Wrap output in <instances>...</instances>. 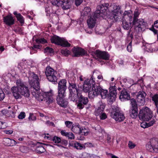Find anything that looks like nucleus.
<instances>
[{
	"instance_id": "1",
	"label": "nucleus",
	"mask_w": 158,
	"mask_h": 158,
	"mask_svg": "<svg viewBox=\"0 0 158 158\" xmlns=\"http://www.w3.org/2000/svg\"><path fill=\"white\" fill-rule=\"evenodd\" d=\"M28 78L29 84L31 86L32 94L38 101H44L49 105L52 103L53 100L52 97L53 94L52 90L48 92L40 91L39 78L37 75L34 72H29Z\"/></svg>"
},
{
	"instance_id": "2",
	"label": "nucleus",
	"mask_w": 158,
	"mask_h": 158,
	"mask_svg": "<svg viewBox=\"0 0 158 158\" xmlns=\"http://www.w3.org/2000/svg\"><path fill=\"white\" fill-rule=\"evenodd\" d=\"M69 86L68 89L69 92V98L71 100H75L77 99V94L78 93L81 92L79 91L78 88L77 86V84L73 81H69Z\"/></svg>"
},
{
	"instance_id": "3",
	"label": "nucleus",
	"mask_w": 158,
	"mask_h": 158,
	"mask_svg": "<svg viewBox=\"0 0 158 158\" xmlns=\"http://www.w3.org/2000/svg\"><path fill=\"white\" fill-rule=\"evenodd\" d=\"M152 111L150 109L145 106L140 110L138 116L140 120L146 121L152 117Z\"/></svg>"
},
{
	"instance_id": "4",
	"label": "nucleus",
	"mask_w": 158,
	"mask_h": 158,
	"mask_svg": "<svg viewBox=\"0 0 158 158\" xmlns=\"http://www.w3.org/2000/svg\"><path fill=\"white\" fill-rule=\"evenodd\" d=\"M77 96V97L76 100L71 101L73 102H77L78 99L77 108L79 109H82L84 107L85 105L87 104L89 101L87 97L84 96L81 92L78 93Z\"/></svg>"
},
{
	"instance_id": "5",
	"label": "nucleus",
	"mask_w": 158,
	"mask_h": 158,
	"mask_svg": "<svg viewBox=\"0 0 158 158\" xmlns=\"http://www.w3.org/2000/svg\"><path fill=\"white\" fill-rule=\"evenodd\" d=\"M52 4L54 6L61 7L64 10L69 9L71 7L70 0H53Z\"/></svg>"
},
{
	"instance_id": "6",
	"label": "nucleus",
	"mask_w": 158,
	"mask_h": 158,
	"mask_svg": "<svg viewBox=\"0 0 158 158\" xmlns=\"http://www.w3.org/2000/svg\"><path fill=\"white\" fill-rule=\"evenodd\" d=\"M146 148L150 152L158 153V140L155 138H152L146 144Z\"/></svg>"
},
{
	"instance_id": "7",
	"label": "nucleus",
	"mask_w": 158,
	"mask_h": 158,
	"mask_svg": "<svg viewBox=\"0 0 158 158\" xmlns=\"http://www.w3.org/2000/svg\"><path fill=\"white\" fill-rule=\"evenodd\" d=\"M51 41L53 43L63 47H69L70 46V44L64 38H60L56 35L51 38Z\"/></svg>"
},
{
	"instance_id": "8",
	"label": "nucleus",
	"mask_w": 158,
	"mask_h": 158,
	"mask_svg": "<svg viewBox=\"0 0 158 158\" xmlns=\"http://www.w3.org/2000/svg\"><path fill=\"white\" fill-rule=\"evenodd\" d=\"M16 84L20 88L21 96H23L27 98L30 95L28 88L25 85L23 82L21 80L18 79L16 81Z\"/></svg>"
},
{
	"instance_id": "9",
	"label": "nucleus",
	"mask_w": 158,
	"mask_h": 158,
	"mask_svg": "<svg viewBox=\"0 0 158 158\" xmlns=\"http://www.w3.org/2000/svg\"><path fill=\"white\" fill-rule=\"evenodd\" d=\"M57 72L50 67L46 68L45 74L48 80L52 82H55L57 80Z\"/></svg>"
},
{
	"instance_id": "10",
	"label": "nucleus",
	"mask_w": 158,
	"mask_h": 158,
	"mask_svg": "<svg viewBox=\"0 0 158 158\" xmlns=\"http://www.w3.org/2000/svg\"><path fill=\"white\" fill-rule=\"evenodd\" d=\"M109 6L108 3H104L102 5H98L97 7V10L94 13L95 16L97 18L103 17V13L107 10Z\"/></svg>"
},
{
	"instance_id": "11",
	"label": "nucleus",
	"mask_w": 158,
	"mask_h": 158,
	"mask_svg": "<svg viewBox=\"0 0 158 158\" xmlns=\"http://www.w3.org/2000/svg\"><path fill=\"white\" fill-rule=\"evenodd\" d=\"M95 82L94 78L93 76H92L90 80L87 79L84 82L83 85V91L85 92H88L91 90L92 87L93 85Z\"/></svg>"
},
{
	"instance_id": "12",
	"label": "nucleus",
	"mask_w": 158,
	"mask_h": 158,
	"mask_svg": "<svg viewBox=\"0 0 158 158\" xmlns=\"http://www.w3.org/2000/svg\"><path fill=\"white\" fill-rule=\"evenodd\" d=\"M101 90H102V88L99 85H96L94 83L92 87L91 90L89 91L88 94L89 98H93L95 96L99 95Z\"/></svg>"
},
{
	"instance_id": "13",
	"label": "nucleus",
	"mask_w": 158,
	"mask_h": 158,
	"mask_svg": "<svg viewBox=\"0 0 158 158\" xmlns=\"http://www.w3.org/2000/svg\"><path fill=\"white\" fill-rule=\"evenodd\" d=\"M110 116L116 121L118 122L123 120L125 117L123 114L121 113L118 110H114L110 114Z\"/></svg>"
},
{
	"instance_id": "14",
	"label": "nucleus",
	"mask_w": 158,
	"mask_h": 158,
	"mask_svg": "<svg viewBox=\"0 0 158 158\" xmlns=\"http://www.w3.org/2000/svg\"><path fill=\"white\" fill-rule=\"evenodd\" d=\"M146 94L143 91H139L136 95L137 101L139 105H143L145 103V97Z\"/></svg>"
},
{
	"instance_id": "15",
	"label": "nucleus",
	"mask_w": 158,
	"mask_h": 158,
	"mask_svg": "<svg viewBox=\"0 0 158 158\" xmlns=\"http://www.w3.org/2000/svg\"><path fill=\"white\" fill-rule=\"evenodd\" d=\"M132 24L139 29V31H142L143 29L146 27V23L143 19H140L132 22Z\"/></svg>"
},
{
	"instance_id": "16",
	"label": "nucleus",
	"mask_w": 158,
	"mask_h": 158,
	"mask_svg": "<svg viewBox=\"0 0 158 158\" xmlns=\"http://www.w3.org/2000/svg\"><path fill=\"white\" fill-rule=\"evenodd\" d=\"M120 8L119 6L114 5L113 10H112V15L110 16V19L113 21H116L118 19V15L120 12Z\"/></svg>"
},
{
	"instance_id": "17",
	"label": "nucleus",
	"mask_w": 158,
	"mask_h": 158,
	"mask_svg": "<svg viewBox=\"0 0 158 158\" xmlns=\"http://www.w3.org/2000/svg\"><path fill=\"white\" fill-rule=\"evenodd\" d=\"M95 55L97 57V59H102L106 60L109 59L110 56L108 53L106 52H102L97 50L95 52Z\"/></svg>"
},
{
	"instance_id": "18",
	"label": "nucleus",
	"mask_w": 158,
	"mask_h": 158,
	"mask_svg": "<svg viewBox=\"0 0 158 158\" xmlns=\"http://www.w3.org/2000/svg\"><path fill=\"white\" fill-rule=\"evenodd\" d=\"M73 54V56L78 57L80 56H82L85 54V52L81 48L74 47L72 49Z\"/></svg>"
},
{
	"instance_id": "19",
	"label": "nucleus",
	"mask_w": 158,
	"mask_h": 158,
	"mask_svg": "<svg viewBox=\"0 0 158 158\" xmlns=\"http://www.w3.org/2000/svg\"><path fill=\"white\" fill-rule=\"evenodd\" d=\"M98 108L94 111V114L96 116L100 115L103 112L105 108V105L101 102H99L97 103Z\"/></svg>"
},
{
	"instance_id": "20",
	"label": "nucleus",
	"mask_w": 158,
	"mask_h": 158,
	"mask_svg": "<svg viewBox=\"0 0 158 158\" xmlns=\"http://www.w3.org/2000/svg\"><path fill=\"white\" fill-rule=\"evenodd\" d=\"M19 86L12 87L11 88V91L15 98L17 99L22 98Z\"/></svg>"
},
{
	"instance_id": "21",
	"label": "nucleus",
	"mask_w": 158,
	"mask_h": 158,
	"mask_svg": "<svg viewBox=\"0 0 158 158\" xmlns=\"http://www.w3.org/2000/svg\"><path fill=\"white\" fill-rule=\"evenodd\" d=\"M110 99L111 101L115 100L117 94L116 87L115 86L110 88Z\"/></svg>"
},
{
	"instance_id": "22",
	"label": "nucleus",
	"mask_w": 158,
	"mask_h": 158,
	"mask_svg": "<svg viewBox=\"0 0 158 158\" xmlns=\"http://www.w3.org/2000/svg\"><path fill=\"white\" fill-rule=\"evenodd\" d=\"M96 17L94 15L89 17L87 21L88 27L90 28L94 27L96 22Z\"/></svg>"
},
{
	"instance_id": "23",
	"label": "nucleus",
	"mask_w": 158,
	"mask_h": 158,
	"mask_svg": "<svg viewBox=\"0 0 158 158\" xmlns=\"http://www.w3.org/2000/svg\"><path fill=\"white\" fill-rule=\"evenodd\" d=\"M119 98L122 101L127 100L130 99V96L127 90L125 89H123L120 93Z\"/></svg>"
},
{
	"instance_id": "24",
	"label": "nucleus",
	"mask_w": 158,
	"mask_h": 158,
	"mask_svg": "<svg viewBox=\"0 0 158 158\" xmlns=\"http://www.w3.org/2000/svg\"><path fill=\"white\" fill-rule=\"evenodd\" d=\"M3 22L7 25L10 26L14 24L15 20L12 16L7 15L4 18Z\"/></svg>"
},
{
	"instance_id": "25",
	"label": "nucleus",
	"mask_w": 158,
	"mask_h": 158,
	"mask_svg": "<svg viewBox=\"0 0 158 158\" xmlns=\"http://www.w3.org/2000/svg\"><path fill=\"white\" fill-rule=\"evenodd\" d=\"M64 98H56V100L57 103L60 106L66 107L68 104V102Z\"/></svg>"
},
{
	"instance_id": "26",
	"label": "nucleus",
	"mask_w": 158,
	"mask_h": 158,
	"mask_svg": "<svg viewBox=\"0 0 158 158\" xmlns=\"http://www.w3.org/2000/svg\"><path fill=\"white\" fill-rule=\"evenodd\" d=\"M42 144V143L39 142H37L36 143V145L37 146L35 150L38 153L41 154L44 152L46 151L43 147L42 146L39 145V144Z\"/></svg>"
},
{
	"instance_id": "27",
	"label": "nucleus",
	"mask_w": 158,
	"mask_h": 158,
	"mask_svg": "<svg viewBox=\"0 0 158 158\" xmlns=\"http://www.w3.org/2000/svg\"><path fill=\"white\" fill-rule=\"evenodd\" d=\"M67 81L65 79H62L58 82V88L67 89Z\"/></svg>"
},
{
	"instance_id": "28",
	"label": "nucleus",
	"mask_w": 158,
	"mask_h": 158,
	"mask_svg": "<svg viewBox=\"0 0 158 158\" xmlns=\"http://www.w3.org/2000/svg\"><path fill=\"white\" fill-rule=\"evenodd\" d=\"M66 89L58 88V95L56 98H64L66 95L65 92Z\"/></svg>"
},
{
	"instance_id": "29",
	"label": "nucleus",
	"mask_w": 158,
	"mask_h": 158,
	"mask_svg": "<svg viewBox=\"0 0 158 158\" xmlns=\"http://www.w3.org/2000/svg\"><path fill=\"white\" fill-rule=\"evenodd\" d=\"M138 109H131L129 111L130 116L132 118H135L138 115Z\"/></svg>"
},
{
	"instance_id": "30",
	"label": "nucleus",
	"mask_w": 158,
	"mask_h": 158,
	"mask_svg": "<svg viewBox=\"0 0 158 158\" xmlns=\"http://www.w3.org/2000/svg\"><path fill=\"white\" fill-rule=\"evenodd\" d=\"M69 145L77 150H81L83 148V147L81 144L76 141L70 143Z\"/></svg>"
},
{
	"instance_id": "31",
	"label": "nucleus",
	"mask_w": 158,
	"mask_h": 158,
	"mask_svg": "<svg viewBox=\"0 0 158 158\" xmlns=\"http://www.w3.org/2000/svg\"><path fill=\"white\" fill-rule=\"evenodd\" d=\"M122 26L124 29L128 30L131 27V22H128L125 20L123 19Z\"/></svg>"
},
{
	"instance_id": "32",
	"label": "nucleus",
	"mask_w": 158,
	"mask_h": 158,
	"mask_svg": "<svg viewBox=\"0 0 158 158\" xmlns=\"http://www.w3.org/2000/svg\"><path fill=\"white\" fill-rule=\"evenodd\" d=\"M13 14L15 16L17 19L21 23H23L24 22V20L23 16L20 14H17V11H14Z\"/></svg>"
},
{
	"instance_id": "33",
	"label": "nucleus",
	"mask_w": 158,
	"mask_h": 158,
	"mask_svg": "<svg viewBox=\"0 0 158 158\" xmlns=\"http://www.w3.org/2000/svg\"><path fill=\"white\" fill-rule=\"evenodd\" d=\"M81 129L79 125H74L72 126V130L73 132L76 134H80Z\"/></svg>"
},
{
	"instance_id": "34",
	"label": "nucleus",
	"mask_w": 158,
	"mask_h": 158,
	"mask_svg": "<svg viewBox=\"0 0 158 158\" xmlns=\"http://www.w3.org/2000/svg\"><path fill=\"white\" fill-rule=\"evenodd\" d=\"M130 101L131 106V109H138L137 105L135 100L134 98H132Z\"/></svg>"
},
{
	"instance_id": "35",
	"label": "nucleus",
	"mask_w": 158,
	"mask_h": 158,
	"mask_svg": "<svg viewBox=\"0 0 158 158\" xmlns=\"http://www.w3.org/2000/svg\"><path fill=\"white\" fill-rule=\"evenodd\" d=\"M100 94L101 95L102 98H106L108 94V91L106 90H104L102 88V90H100Z\"/></svg>"
},
{
	"instance_id": "36",
	"label": "nucleus",
	"mask_w": 158,
	"mask_h": 158,
	"mask_svg": "<svg viewBox=\"0 0 158 158\" xmlns=\"http://www.w3.org/2000/svg\"><path fill=\"white\" fill-rule=\"evenodd\" d=\"M152 100L153 101L156 107H157L158 104V96L157 94H155L152 97Z\"/></svg>"
},
{
	"instance_id": "37",
	"label": "nucleus",
	"mask_w": 158,
	"mask_h": 158,
	"mask_svg": "<svg viewBox=\"0 0 158 158\" xmlns=\"http://www.w3.org/2000/svg\"><path fill=\"white\" fill-rule=\"evenodd\" d=\"M61 53L62 54L64 55L65 56H67L70 54V52L68 50L64 49H62L61 50Z\"/></svg>"
},
{
	"instance_id": "38",
	"label": "nucleus",
	"mask_w": 158,
	"mask_h": 158,
	"mask_svg": "<svg viewBox=\"0 0 158 158\" xmlns=\"http://www.w3.org/2000/svg\"><path fill=\"white\" fill-rule=\"evenodd\" d=\"M88 132L89 130L88 129L85 128H82V129H81V133H80V134H81L82 135H87L88 133Z\"/></svg>"
},
{
	"instance_id": "39",
	"label": "nucleus",
	"mask_w": 158,
	"mask_h": 158,
	"mask_svg": "<svg viewBox=\"0 0 158 158\" xmlns=\"http://www.w3.org/2000/svg\"><path fill=\"white\" fill-rule=\"evenodd\" d=\"M44 52L48 54L52 53L53 52V50L51 48L47 47L44 49Z\"/></svg>"
},
{
	"instance_id": "40",
	"label": "nucleus",
	"mask_w": 158,
	"mask_h": 158,
	"mask_svg": "<svg viewBox=\"0 0 158 158\" xmlns=\"http://www.w3.org/2000/svg\"><path fill=\"white\" fill-rule=\"evenodd\" d=\"M139 13L137 10H135L134 12V16L133 17V21H135L137 20L139 16Z\"/></svg>"
},
{
	"instance_id": "41",
	"label": "nucleus",
	"mask_w": 158,
	"mask_h": 158,
	"mask_svg": "<svg viewBox=\"0 0 158 158\" xmlns=\"http://www.w3.org/2000/svg\"><path fill=\"white\" fill-rule=\"evenodd\" d=\"M36 42L38 44L40 43L42 44H44L47 42V40L44 39V38H41L40 39H37L36 40Z\"/></svg>"
},
{
	"instance_id": "42",
	"label": "nucleus",
	"mask_w": 158,
	"mask_h": 158,
	"mask_svg": "<svg viewBox=\"0 0 158 158\" xmlns=\"http://www.w3.org/2000/svg\"><path fill=\"white\" fill-rule=\"evenodd\" d=\"M52 140L55 143H59L61 141V139L58 136H55L53 138Z\"/></svg>"
},
{
	"instance_id": "43",
	"label": "nucleus",
	"mask_w": 158,
	"mask_h": 158,
	"mask_svg": "<svg viewBox=\"0 0 158 158\" xmlns=\"http://www.w3.org/2000/svg\"><path fill=\"white\" fill-rule=\"evenodd\" d=\"M28 119L30 121H34L36 119V118L33 114L30 113Z\"/></svg>"
},
{
	"instance_id": "44",
	"label": "nucleus",
	"mask_w": 158,
	"mask_h": 158,
	"mask_svg": "<svg viewBox=\"0 0 158 158\" xmlns=\"http://www.w3.org/2000/svg\"><path fill=\"white\" fill-rule=\"evenodd\" d=\"M4 141L7 146H11V139L8 138L5 139Z\"/></svg>"
},
{
	"instance_id": "45",
	"label": "nucleus",
	"mask_w": 158,
	"mask_h": 158,
	"mask_svg": "<svg viewBox=\"0 0 158 158\" xmlns=\"http://www.w3.org/2000/svg\"><path fill=\"white\" fill-rule=\"evenodd\" d=\"M136 145L134 143L131 141H129L128 143V146L130 149L134 148Z\"/></svg>"
},
{
	"instance_id": "46",
	"label": "nucleus",
	"mask_w": 158,
	"mask_h": 158,
	"mask_svg": "<svg viewBox=\"0 0 158 158\" xmlns=\"http://www.w3.org/2000/svg\"><path fill=\"white\" fill-rule=\"evenodd\" d=\"M25 112H22L19 114L18 116V118L19 119H23L25 118Z\"/></svg>"
},
{
	"instance_id": "47",
	"label": "nucleus",
	"mask_w": 158,
	"mask_h": 158,
	"mask_svg": "<svg viewBox=\"0 0 158 158\" xmlns=\"http://www.w3.org/2000/svg\"><path fill=\"white\" fill-rule=\"evenodd\" d=\"M69 139H74V134L71 132L68 133L67 136Z\"/></svg>"
},
{
	"instance_id": "48",
	"label": "nucleus",
	"mask_w": 158,
	"mask_h": 158,
	"mask_svg": "<svg viewBox=\"0 0 158 158\" xmlns=\"http://www.w3.org/2000/svg\"><path fill=\"white\" fill-rule=\"evenodd\" d=\"M140 126L144 128L149 127L148 123L145 122L142 123L140 124Z\"/></svg>"
},
{
	"instance_id": "49",
	"label": "nucleus",
	"mask_w": 158,
	"mask_h": 158,
	"mask_svg": "<svg viewBox=\"0 0 158 158\" xmlns=\"http://www.w3.org/2000/svg\"><path fill=\"white\" fill-rule=\"evenodd\" d=\"M5 97V94L3 90L0 89V101L2 100Z\"/></svg>"
},
{
	"instance_id": "50",
	"label": "nucleus",
	"mask_w": 158,
	"mask_h": 158,
	"mask_svg": "<svg viewBox=\"0 0 158 158\" xmlns=\"http://www.w3.org/2000/svg\"><path fill=\"white\" fill-rule=\"evenodd\" d=\"M101 119H104L107 118L106 114L103 112L100 115H98Z\"/></svg>"
},
{
	"instance_id": "51",
	"label": "nucleus",
	"mask_w": 158,
	"mask_h": 158,
	"mask_svg": "<svg viewBox=\"0 0 158 158\" xmlns=\"http://www.w3.org/2000/svg\"><path fill=\"white\" fill-rule=\"evenodd\" d=\"M65 124L67 127L69 128L72 126V123L69 121H66Z\"/></svg>"
},
{
	"instance_id": "52",
	"label": "nucleus",
	"mask_w": 158,
	"mask_h": 158,
	"mask_svg": "<svg viewBox=\"0 0 158 158\" xmlns=\"http://www.w3.org/2000/svg\"><path fill=\"white\" fill-rule=\"evenodd\" d=\"M84 10L85 11L84 12V15H88V13L90 11V8L88 7L85 8Z\"/></svg>"
},
{
	"instance_id": "53",
	"label": "nucleus",
	"mask_w": 158,
	"mask_h": 158,
	"mask_svg": "<svg viewBox=\"0 0 158 158\" xmlns=\"http://www.w3.org/2000/svg\"><path fill=\"white\" fill-rule=\"evenodd\" d=\"M127 51L129 52H131L132 51V45H131V42H130L128 45L127 46Z\"/></svg>"
},
{
	"instance_id": "54",
	"label": "nucleus",
	"mask_w": 158,
	"mask_h": 158,
	"mask_svg": "<svg viewBox=\"0 0 158 158\" xmlns=\"http://www.w3.org/2000/svg\"><path fill=\"white\" fill-rule=\"evenodd\" d=\"M46 124L49 126H51L54 127H55L54 123L53 122H50L49 121H47L46 122Z\"/></svg>"
},
{
	"instance_id": "55",
	"label": "nucleus",
	"mask_w": 158,
	"mask_h": 158,
	"mask_svg": "<svg viewBox=\"0 0 158 158\" xmlns=\"http://www.w3.org/2000/svg\"><path fill=\"white\" fill-rule=\"evenodd\" d=\"M83 0H75V4L77 6L80 5L82 2Z\"/></svg>"
},
{
	"instance_id": "56",
	"label": "nucleus",
	"mask_w": 158,
	"mask_h": 158,
	"mask_svg": "<svg viewBox=\"0 0 158 158\" xmlns=\"http://www.w3.org/2000/svg\"><path fill=\"white\" fill-rule=\"evenodd\" d=\"M4 132L7 134H11L13 132V131L12 130H5L4 131Z\"/></svg>"
},
{
	"instance_id": "57",
	"label": "nucleus",
	"mask_w": 158,
	"mask_h": 158,
	"mask_svg": "<svg viewBox=\"0 0 158 158\" xmlns=\"http://www.w3.org/2000/svg\"><path fill=\"white\" fill-rule=\"evenodd\" d=\"M155 120L153 119L151 121L149 122L148 123V125L149 127H150L153 125L155 123Z\"/></svg>"
},
{
	"instance_id": "58",
	"label": "nucleus",
	"mask_w": 158,
	"mask_h": 158,
	"mask_svg": "<svg viewBox=\"0 0 158 158\" xmlns=\"http://www.w3.org/2000/svg\"><path fill=\"white\" fill-rule=\"evenodd\" d=\"M111 138L110 136L109 135H107L106 137V140L107 141V143H110L111 142Z\"/></svg>"
},
{
	"instance_id": "59",
	"label": "nucleus",
	"mask_w": 158,
	"mask_h": 158,
	"mask_svg": "<svg viewBox=\"0 0 158 158\" xmlns=\"http://www.w3.org/2000/svg\"><path fill=\"white\" fill-rule=\"evenodd\" d=\"M84 144L86 147H93L92 144L91 143H84Z\"/></svg>"
},
{
	"instance_id": "60",
	"label": "nucleus",
	"mask_w": 158,
	"mask_h": 158,
	"mask_svg": "<svg viewBox=\"0 0 158 158\" xmlns=\"http://www.w3.org/2000/svg\"><path fill=\"white\" fill-rule=\"evenodd\" d=\"M17 144V142L14 139H11V146L15 145Z\"/></svg>"
},
{
	"instance_id": "61",
	"label": "nucleus",
	"mask_w": 158,
	"mask_h": 158,
	"mask_svg": "<svg viewBox=\"0 0 158 158\" xmlns=\"http://www.w3.org/2000/svg\"><path fill=\"white\" fill-rule=\"evenodd\" d=\"M61 134L63 135H64V136H66V137L67 136V135L68 134V132H65L64 131H61Z\"/></svg>"
},
{
	"instance_id": "62",
	"label": "nucleus",
	"mask_w": 158,
	"mask_h": 158,
	"mask_svg": "<svg viewBox=\"0 0 158 158\" xmlns=\"http://www.w3.org/2000/svg\"><path fill=\"white\" fill-rule=\"evenodd\" d=\"M4 123L0 121V129L5 128V126H3Z\"/></svg>"
},
{
	"instance_id": "63",
	"label": "nucleus",
	"mask_w": 158,
	"mask_h": 158,
	"mask_svg": "<svg viewBox=\"0 0 158 158\" xmlns=\"http://www.w3.org/2000/svg\"><path fill=\"white\" fill-rule=\"evenodd\" d=\"M109 156H110L111 158H118V157L115 155H113L112 154H109Z\"/></svg>"
},
{
	"instance_id": "64",
	"label": "nucleus",
	"mask_w": 158,
	"mask_h": 158,
	"mask_svg": "<svg viewBox=\"0 0 158 158\" xmlns=\"http://www.w3.org/2000/svg\"><path fill=\"white\" fill-rule=\"evenodd\" d=\"M154 25L156 27L158 28V20H157L154 22Z\"/></svg>"
}]
</instances>
